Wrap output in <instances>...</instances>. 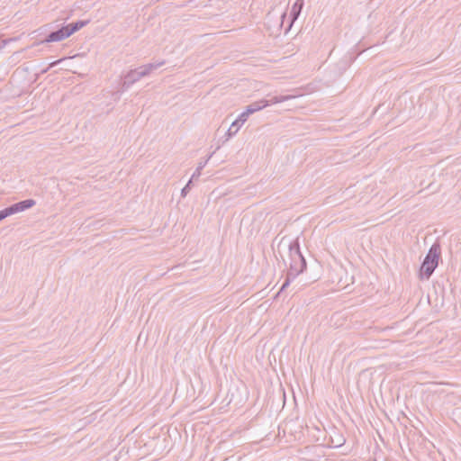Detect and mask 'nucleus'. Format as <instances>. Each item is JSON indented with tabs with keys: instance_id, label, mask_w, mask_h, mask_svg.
<instances>
[{
	"instance_id": "nucleus-14",
	"label": "nucleus",
	"mask_w": 461,
	"mask_h": 461,
	"mask_svg": "<svg viewBox=\"0 0 461 461\" xmlns=\"http://www.w3.org/2000/svg\"><path fill=\"white\" fill-rule=\"evenodd\" d=\"M11 216V213L8 210V207L0 211V221L5 219L6 217Z\"/></svg>"
},
{
	"instance_id": "nucleus-12",
	"label": "nucleus",
	"mask_w": 461,
	"mask_h": 461,
	"mask_svg": "<svg viewBox=\"0 0 461 461\" xmlns=\"http://www.w3.org/2000/svg\"><path fill=\"white\" fill-rule=\"evenodd\" d=\"M194 179L190 178V180L188 181V183L182 188L181 190V195L183 197L186 196V194L189 193L190 189H191V185L193 183Z\"/></svg>"
},
{
	"instance_id": "nucleus-9",
	"label": "nucleus",
	"mask_w": 461,
	"mask_h": 461,
	"mask_svg": "<svg viewBox=\"0 0 461 461\" xmlns=\"http://www.w3.org/2000/svg\"><path fill=\"white\" fill-rule=\"evenodd\" d=\"M141 77L139 76L137 69H131L124 76V80L122 84V89H128L131 85L139 81Z\"/></svg>"
},
{
	"instance_id": "nucleus-3",
	"label": "nucleus",
	"mask_w": 461,
	"mask_h": 461,
	"mask_svg": "<svg viewBox=\"0 0 461 461\" xmlns=\"http://www.w3.org/2000/svg\"><path fill=\"white\" fill-rule=\"evenodd\" d=\"M294 97H295V95H268L267 98H264V99L253 102L250 104L247 105L245 111L243 113H241L243 115H245V117L248 119V117L250 114H252V113H254L256 112H258V111L262 110L265 107H267V106L272 105V104L283 103V102L294 99Z\"/></svg>"
},
{
	"instance_id": "nucleus-10",
	"label": "nucleus",
	"mask_w": 461,
	"mask_h": 461,
	"mask_svg": "<svg viewBox=\"0 0 461 461\" xmlns=\"http://www.w3.org/2000/svg\"><path fill=\"white\" fill-rule=\"evenodd\" d=\"M88 23V21H77L76 23H69L66 25L68 32H69V36L72 35L74 32H77L81 28H83L85 25Z\"/></svg>"
},
{
	"instance_id": "nucleus-13",
	"label": "nucleus",
	"mask_w": 461,
	"mask_h": 461,
	"mask_svg": "<svg viewBox=\"0 0 461 461\" xmlns=\"http://www.w3.org/2000/svg\"><path fill=\"white\" fill-rule=\"evenodd\" d=\"M345 443V439L342 437H339V438H331V444L333 447H339Z\"/></svg>"
},
{
	"instance_id": "nucleus-11",
	"label": "nucleus",
	"mask_w": 461,
	"mask_h": 461,
	"mask_svg": "<svg viewBox=\"0 0 461 461\" xmlns=\"http://www.w3.org/2000/svg\"><path fill=\"white\" fill-rule=\"evenodd\" d=\"M212 154H210L206 159L200 161L198 163L197 167L195 168L194 172L193 173V175L191 176L192 179L197 180L200 177L202 170L206 166V164L208 163V161L212 158Z\"/></svg>"
},
{
	"instance_id": "nucleus-8",
	"label": "nucleus",
	"mask_w": 461,
	"mask_h": 461,
	"mask_svg": "<svg viewBox=\"0 0 461 461\" xmlns=\"http://www.w3.org/2000/svg\"><path fill=\"white\" fill-rule=\"evenodd\" d=\"M164 64H165V61L162 60V61H159V62L146 64V65L141 66V67H140V68H138L136 69H137V71L139 73V76L142 78L144 77L149 76L153 70L160 68Z\"/></svg>"
},
{
	"instance_id": "nucleus-7",
	"label": "nucleus",
	"mask_w": 461,
	"mask_h": 461,
	"mask_svg": "<svg viewBox=\"0 0 461 461\" xmlns=\"http://www.w3.org/2000/svg\"><path fill=\"white\" fill-rule=\"evenodd\" d=\"M248 119L242 113L231 123L230 128L228 129L226 135L227 139H230L237 134L241 126L245 123Z\"/></svg>"
},
{
	"instance_id": "nucleus-1",
	"label": "nucleus",
	"mask_w": 461,
	"mask_h": 461,
	"mask_svg": "<svg viewBox=\"0 0 461 461\" xmlns=\"http://www.w3.org/2000/svg\"><path fill=\"white\" fill-rule=\"evenodd\" d=\"M288 250L289 268L280 291L285 290L289 285L290 282L294 280L306 268V260L300 250L298 239L289 242Z\"/></svg>"
},
{
	"instance_id": "nucleus-5",
	"label": "nucleus",
	"mask_w": 461,
	"mask_h": 461,
	"mask_svg": "<svg viewBox=\"0 0 461 461\" xmlns=\"http://www.w3.org/2000/svg\"><path fill=\"white\" fill-rule=\"evenodd\" d=\"M303 5H304V2L303 0H296L294 2V4L293 5L292 8H291V12H290V23L287 27V29L285 30V33L288 32V31H290L293 23L298 19V17L300 16V14L303 10Z\"/></svg>"
},
{
	"instance_id": "nucleus-2",
	"label": "nucleus",
	"mask_w": 461,
	"mask_h": 461,
	"mask_svg": "<svg viewBox=\"0 0 461 461\" xmlns=\"http://www.w3.org/2000/svg\"><path fill=\"white\" fill-rule=\"evenodd\" d=\"M440 246L438 243H434L429 249L425 258L420 268V279H429L434 270L438 265L440 257Z\"/></svg>"
},
{
	"instance_id": "nucleus-6",
	"label": "nucleus",
	"mask_w": 461,
	"mask_h": 461,
	"mask_svg": "<svg viewBox=\"0 0 461 461\" xmlns=\"http://www.w3.org/2000/svg\"><path fill=\"white\" fill-rule=\"evenodd\" d=\"M69 37V32H68L67 27L63 26L60 29L51 32L46 39L43 41L44 42H54L60 41Z\"/></svg>"
},
{
	"instance_id": "nucleus-4",
	"label": "nucleus",
	"mask_w": 461,
	"mask_h": 461,
	"mask_svg": "<svg viewBox=\"0 0 461 461\" xmlns=\"http://www.w3.org/2000/svg\"><path fill=\"white\" fill-rule=\"evenodd\" d=\"M36 202L33 199H26L8 206L11 215L23 212L34 206Z\"/></svg>"
}]
</instances>
